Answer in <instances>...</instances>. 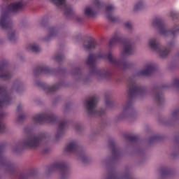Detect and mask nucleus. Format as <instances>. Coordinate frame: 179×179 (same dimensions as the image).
I'll list each match as a JSON object with an SVG mask.
<instances>
[{
  "instance_id": "nucleus-1",
  "label": "nucleus",
  "mask_w": 179,
  "mask_h": 179,
  "mask_svg": "<svg viewBox=\"0 0 179 179\" xmlns=\"http://www.w3.org/2000/svg\"><path fill=\"white\" fill-rule=\"evenodd\" d=\"M100 58H107L112 65H114L116 68H120V69H123L124 71L128 69L131 65L129 62L127 61L115 59V57H113L111 52H108L107 55L101 52L97 55L90 53L87 59L86 64L90 66L91 73L97 75L101 78H106V79L111 78L113 76V73L110 71H106L103 69H99L96 66V62Z\"/></svg>"
},
{
  "instance_id": "nucleus-2",
  "label": "nucleus",
  "mask_w": 179,
  "mask_h": 179,
  "mask_svg": "<svg viewBox=\"0 0 179 179\" xmlns=\"http://www.w3.org/2000/svg\"><path fill=\"white\" fill-rule=\"evenodd\" d=\"M23 9V3H11L6 7V10H2L1 16L0 17V27L4 30H10L8 32V38L10 41L15 40V31L12 30V20L9 16L10 12L15 13L18 10Z\"/></svg>"
},
{
  "instance_id": "nucleus-3",
  "label": "nucleus",
  "mask_w": 179,
  "mask_h": 179,
  "mask_svg": "<svg viewBox=\"0 0 179 179\" xmlns=\"http://www.w3.org/2000/svg\"><path fill=\"white\" fill-rule=\"evenodd\" d=\"M33 120L36 124H44V122H48V124H59L58 131L55 135L56 139H59L64 132H65V129L68 127V122L65 120L59 121L58 117H55L52 113H41L36 115L33 117Z\"/></svg>"
},
{
  "instance_id": "nucleus-4",
  "label": "nucleus",
  "mask_w": 179,
  "mask_h": 179,
  "mask_svg": "<svg viewBox=\"0 0 179 179\" xmlns=\"http://www.w3.org/2000/svg\"><path fill=\"white\" fill-rule=\"evenodd\" d=\"M116 44H122L124 46L123 55H131L134 53V44L131 41L121 38L118 34H115L114 36L109 41L110 47Z\"/></svg>"
},
{
  "instance_id": "nucleus-5",
  "label": "nucleus",
  "mask_w": 179,
  "mask_h": 179,
  "mask_svg": "<svg viewBox=\"0 0 179 179\" xmlns=\"http://www.w3.org/2000/svg\"><path fill=\"white\" fill-rule=\"evenodd\" d=\"M152 25L154 27H157L160 34H162V36H176L179 31V28H178L177 26L173 28V30H167L164 22H163V20L160 17L155 18L152 22Z\"/></svg>"
},
{
  "instance_id": "nucleus-6",
  "label": "nucleus",
  "mask_w": 179,
  "mask_h": 179,
  "mask_svg": "<svg viewBox=\"0 0 179 179\" xmlns=\"http://www.w3.org/2000/svg\"><path fill=\"white\" fill-rule=\"evenodd\" d=\"M129 91L128 97L130 100H132L136 96H142L145 93V88L136 83V81L133 79H130L128 81Z\"/></svg>"
},
{
  "instance_id": "nucleus-7",
  "label": "nucleus",
  "mask_w": 179,
  "mask_h": 179,
  "mask_svg": "<svg viewBox=\"0 0 179 179\" xmlns=\"http://www.w3.org/2000/svg\"><path fill=\"white\" fill-rule=\"evenodd\" d=\"M97 104V97L92 96L90 98V100H86L85 106L89 115H99L101 117L104 114V110L97 111L96 110V105Z\"/></svg>"
},
{
  "instance_id": "nucleus-8",
  "label": "nucleus",
  "mask_w": 179,
  "mask_h": 179,
  "mask_svg": "<svg viewBox=\"0 0 179 179\" xmlns=\"http://www.w3.org/2000/svg\"><path fill=\"white\" fill-rule=\"evenodd\" d=\"M42 140L43 136L41 135L30 134L23 141V146H25V148H38Z\"/></svg>"
},
{
  "instance_id": "nucleus-9",
  "label": "nucleus",
  "mask_w": 179,
  "mask_h": 179,
  "mask_svg": "<svg viewBox=\"0 0 179 179\" xmlns=\"http://www.w3.org/2000/svg\"><path fill=\"white\" fill-rule=\"evenodd\" d=\"M149 45L152 50L157 51L159 55L162 58H165L166 55H169V52H170V49L164 48L163 50V48L160 45L159 41L155 38L150 39L149 41Z\"/></svg>"
},
{
  "instance_id": "nucleus-10",
  "label": "nucleus",
  "mask_w": 179,
  "mask_h": 179,
  "mask_svg": "<svg viewBox=\"0 0 179 179\" xmlns=\"http://www.w3.org/2000/svg\"><path fill=\"white\" fill-rule=\"evenodd\" d=\"M55 170H58L62 173V178H65L66 176H68V173H69L68 165L62 161L55 162L49 169V171H55Z\"/></svg>"
},
{
  "instance_id": "nucleus-11",
  "label": "nucleus",
  "mask_w": 179,
  "mask_h": 179,
  "mask_svg": "<svg viewBox=\"0 0 179 179\" xmlns=\"http://www.w3.org/2000/svg\"><path fill=\"white\" fill-rule=\"evenodd\" d=\"M11 101L10 93L6 90V88L0 85V107L9 106Z\"/></svg>"
},
{
  "instance_id": "nucleus-12",
  "label": "nucleus",
  "mask_w": 179,
  "mask_h": 179,
  "mask_svg": "<svg viewBox=\"0 0 179 179\" xmlns=\"http://www.w3.org/2000/svg\"><path fill=\"white\" fill-rule=\"evenodd\" d=\"M51 2L57 5V6H63L64 15L66 17H72L73 16V10L72 8L66 5V0H50Z\"/></svg>"
},
{
  "instance_id": "nucleus-13",
  "label": "nucleus",
  "mask_w": 179,
  "mask_h": 179,
  "mask_svg": "<svg viewBox=\"0 0 179 179\" xmlns=\"http://www.w3.org/2000/svg\"><path fill=\"white\" fill-rule=\"evenodd\" d=\"M0 78L3 80H9L12 78V74L9 71L8 62L6 61L0 62Z\"/></svg>"
},
{
  "instance_id": "nucleus-14",
  "label": "nucleus",
  "mask_w": 179,
  "mask_h": 179,
  "mask_svg": "<svg viewBox=\"0 0 179 179\" xmlns=\"http://www.w3.org/2000/svg\"><path fill=\"white\" fill-rule=\"evenodd\" d=\"M66 152L69 153H79L82 150V148L78 145V142H70L65 148Z\"/></svg>"
},
{
  "instance_id": "nucleus-15",
  "label": "nucleus",
  "mask_w": 179,
  "mask_h": 179,
  "mask_svg": "<svg viewBox=\"0 0 179 179\" xmlns=\"http://www.w3.org/2000/svg\"><path fill=\"white\" fill-rule=\"evenodd\" d=\"M156 71V65L155 64H148L146 69L138 72L140 76H150L152 73Z\"/></svg>"
},
{
  "instance_id": "nucleus-16",
  "label": "nucleus",
  "mask_w": 179,
  "mask_h": 179,
  "mask_svg": "<svg viewBox=\"0 0 179 179\" xmlns=\"http://www.w3.org/2000/svg\"><path fill=\"white\" fill-rule=\"evenodd\" d=\"M38 85V86L42 87V89H43V90H45V92H48V93H52L53 92H57V90H58V89H59V87H61L60 84H55L53 86H50L47 84L40 83Z\"/></svg>"
},
{
  "instance_id": "nucleus-17",
  "label": "nucleus",
  "mask_w": 179,
  "mask_h": 179,
  "mask_svg": "<svg viewBox=\"0 0 179 179\" xmlns=\"http://www.w3.org/2000/svg\"><path fill=\"white\" fill-rule=\"evenodd\" d=\"M114 7L113 5H109L106 8V13L107 14V19L110 20V22H118V17L112 16L113 12H114Z\"/></svg>"
},
{
  "instance_id": "nucleus-18",
  "label": "nucleus",
  "mask_w": 179,
  "mask_h": 179,
  "mask_svg": "<svg viewBox=\"0 0 179 179\" xmlns=\"http://www.w3.org/2000/svg\"><path fill=\"white\" fill-rule=\"evenodd\" d=\"M35 75H41V73H52V70L45 66H36L34 70Z\"/></svg>"
},
{
  "instance_id": "nucleus-19",
  "label": "nucleus",
  "mask_w": 179,
  "mask_h": 179,
  "mask_svg": "<svg viewBox=\"0 0 179 179\" xmlns=\"http://www.w3.org/2000/svg\"><path fill=\"white\" fill-rule=\"evenodd\" d=\"M96 47H97V42L93 38L90 39L87 44H84L85 50H94Z\"/></svg>"
},
{
  "instance_id": "nucleus-20",
  "label": "nucleus",
  "mask_w": 179,
  "mask_h": 179,
  "mask_svg": "<svg viewBox=\"0 0 179 179\" xmlns=\"http://www.w3.org/2000/svg\"><path fill=\"white\" fill-rule=\"evenodd\" d=\"M108 145L110 149L112 150V153L113 156L118 155L120 150H118V148H117V146L115 145V142H114V141L113 140H110L109 141Z\"/></svg>"
},
{
  "instance_id": "nucleus-21",
  "label": "nucleus",
  "mask_w": 179,
  "mask_h": 179,
  "mask_svg": "<svg viewBox=\"0 0 179 179\" xmlns=\"http://www.w3.org/2000/svg\"><path fill=\"white\" fill-rule=\"evenodd\" d=\"M84 13L85 16H87L88 17H94V16H96V11L90 7H87L84 10Z\"/></svg>"
},
{
  "instance_id": "nucleus-22",
  "label": "nucleus",
  "mask_w": 179,
  "mask_h": 179,
  "mask_svg": "<svg viewBox=\"0 0 179 179\" xmlns=\"http://www.w3.org/2000/svg\"><path fill=\"white\" fill-rule=\"evenodd\" d=\"M3 113H0V134H3L6 131V127L5 123H3Z\"/></svg>"
},
{
  "instance_id": "nucleus-23",
  "label": "nucleus",
  "mask_w": 179,
  "mask_h": 179,
  "mask_svg": "<svg viewBox=\"0 0 179 179\" xmlns=\"http://www.w3.org/2000/svg\"><path fill=\"white\" fill-rule=\"evenodd\" d=\"M156 94H155V100L158 101V103H162L163 100H164V97L163 96V94L160 92L159 89H156Z\"/></svg>"
},
{
  "instance_id": "nucleus-24",
  "label": "nucleus",
  "mask_w": 179,
  "mask_h": 179,
  "mask_svg": "<svg viewBox=\"0 0 179 179\" xmlns=\"http://www.w3.org/2000/svg\"><path fill=\"white\" fill-rule=\"evenodd\" d=\"M27 50H31V51H33L34 52H38L41 48L36 44H31L27 46Z\"/></svg>"
},
{
  "instance_id": "nucleus-25",
  "label": "nucleus",
  "mask_w": 179,
  "mask_h": 179,
  "mask_svg": "<svg viewBox=\"0 0 179 179\" xmlns=\"http://www.w3.org/2000/svg\"><path fill=\"white\" fill-rule=\"evenodd\" d=\"M126 139L130 141V142H138V136L127 134L125 136Z\"/></svg>"
},
{
  "instance_id": "nucleus-26",
  "label": "nucleus",
  "mask_w": 179,
  "mask_h": 179,
  "mask_svg": "<svg viewBox=\"0 0 179 179\" xmlns=\"http://www.w3.org/2000/svg\"><path fill=\"white\" fill-rule=\"evenodd\" d=\"M171 172H170V169L167 168H163L161 170V176L162 177H166V176H169Z\"/></svg>"
},
{
  "instance_id": "nucleus-27",
  "label": "nucleus",
  "mask_w": 179,
  "mask_h": 179,
  "mask_svg": "<svg viewBox=\"0 0 179 179\" xmlns=\"http://www.w3.org/2000/svg\"><path fill=\"white\" fill-rule=\"evenodd\" d=\"M141 9H143V2L139 1L135 6L134 10H141Z\"/></svg>"
},
{
  "instance_id": "nucleus-28",
  "label": "nucleus",
  "mask_w": 179,
  "mask_h": 179,
  "mask_svg": "<svg viewBox=\"0 0 179 179\" xmlns=\"http://www.w3.org/2000/svg\"><path fill=\"white\" fill-rule=\"evenodd\" d=\"M55 61H57V62H61L62 61L64 60V55L59 54V55H56L55 57Z\"/></svg>"
},
{
  "instance_id": "nucleus-29",
  "label": "nucleus",
  "mask_w": 179,
  "mask_h": 179,
  "mask_svg": "<svg viewBox=\"0 0 179 179\" xmlns=\"http://www.w3.org/2000/svg\"><path fill=\"white\" fill-rule=\"evenodd\" d=\"M57 34V29L55 27H52L50 29V37H52Z\"/></svg>"
},
{
  "instance_id": "nucleus-30",
  "label": "nucleus",
  "mask_w": 179,
  "mask_h": 179,
  "mask_svg": "<svg viewBox=\"0 0 179 179\" xmlns=\"http://www.w3.org/2000/svg\"><path fill=\"white\" fill-rule=\"evenodd\" d=\"M94 5L96 6V8H101V6H103V3H101L100 0H95Z\"/></svg>"
},
{
  "instance_id": "nucleus-31",
  "label": "nucleus",
  "mask_w": 179,
  "mask_h": 179,
  "mask_svg": "<svg viewBox=\"0 0 179 179\" xmlns=\"http://www.w3.org/2000/svg\"><path fill=\"white\" fill-rule=\"evenodd\" d=\"M171 17H172V19H179V14L176 12H173L171 14Z\"/></svg>"
},
{
  "instance_id": "nucleus-32",
  "label": "nucleus",
  "mask_w": 179,
  "mask_h": 179,
  "mask_svg": "<svg viewBox=\"0 0 179 179\" xmlns=\"http://www.w3.org/2000/svg\"><path fill=\"white\" fill-rule=\"evenodd\" d=\"M29 177H30V175H29V174L21 173L19 176V178L20 179H27V178H29Z\"/></svg>"
},
{
  "instance_id": "nucleus-33",
  "label": "nucleus",
  "mask_w": 179,
  "mask_h": 179,
  "mask_svg": "<svg viewBox=\"0 0 179 179\" xmlns=\"http://www.w3.org/2000/svg\"><path fill=\"white\" fill-rule=\"evenodd\" d=\"M124 27H126V29H132V22H126L124 24Z\"/></svg>"
},
{
  "instance_id": "nucleus-34",
  "label": "nucleus",
  "mask_w": 179,
  "mask_h": 179,
  "mask_svg": "<svg viewBox=\"0 0 179 179\" xmlns=\"http://www.w3.org/2000/svg\"><path fill=\"white\" fill-rule=\"evenodd\" d=\"M106 104L108 107H111V106L113 105V102L109 99H106Z\"/></svg>"
},
{
  "instance_id": "nucleus-35",
  "label": "nucleus",
  "mask_w": 179,
  "mask_h": 179,
  "mask_svg": "<svg viewBox=\"0 0 179 179\" xmlns=\"http://www.w3.org/2000/svg\"><path fill=\"white\" fill-rule=\"evenodd\" d=\"M108 179H117V176L115 173H111L110 175L108 176Z\"/></svg>"
},
{
  "instance_id": "nucleus-36",
  "label": "nucleus",
  "mask_w": 179,
  "mask_h": 179,
  "mask_svg": "<svg viewBox=\"0 0 179 179\" xmlns=\"http://www.w3.org/2000/svg\"><path fill=\"white\" fill-rule=\"evenodd\" d=\"M173 85L176 86V87H179V79H175L173 80Z\"/></svg>"
},
{
  "instance_id": "nucleus-37",
  "label": "nucleus",
  "mask_w": 179,
  "mask_h": 179,
  "mask_svg": "<svg viewBox=\"0 0 179 179\" xmlns=\"http://www.w3.org/2000/svg\"><path fill=\"white\" fill-rule=\"evenodd\" d=\"M3 149H5V145H0V157H2V152H3Z\"/></svg>"
},
{
  "instance_id": "nucleus-38",
  "label": "nucleus",
  "mask_w": 179,
  "mask_h": 179,
  "mask_svg": "<svg viewBox=\"0 0 179 179\" xmlns=\"http://www.w3.org/2000/svg\"><path fill=\"white\" fill-rule=\"evenodd\" d=\"M24 118H26V115H20L18 117V121H23V120H24Z\"/></svg>"
},
{
  "instance_id": "nucleus-39",
  "label": "nucleus",
  "mask_w": 179,
  "mask_h": 179,
  "mask_svg": "<svg viewBox=\"0 0 179 179\" xmlns=\"http://www.w3.org/2000/svg\"><path fill=\"white\" fill-rule=\"evenodd\" d=\"M179 114V110H174L173 113H172V115L173 117H175L176 115H178Z\"/></svg>"
},
{
  "instance_id": "nucleus-40",
  "label": "nucleus",
  "mask_w": 179,
  "mask_h": 179,
  "mask_svg": "<svg viewBox=\"0 0 179 179\" xmlns=\"http://www.w3.org/2000/svg\"><path fill=\"white\" fill-rule=\"evenodd\" d=\"M14 86L16 87L17 92H19V89H20V87H21L20 84H18L16 85V83H15Z\"/></svg>"
},
{
  "instance_id": "nucleus-41",
  "label": "nucleus",
  "mask_w": 179,
  "mask_h": 179,
  "mask_svg": "<svg viewBox=\"0 0 179 179\" xmlns=\"http://www.w3.org/2000/svg\"><path fill=\"white\" fill-rule=\"evenodd\" d=\"M17 113H20V111H22V105H18L17 106Z\"/></svg>"
},
{
  "instance_id": "nucleus-42",
  "label": "nucleus",
  "mask_w": 179,
  "mask_h": 179,
  "mask_svg": "<svg viewBox=\"0 0 179 179\" xmlns=\"http://www.w3.org/2000/svg\"><path fill=\"white\" fill-rule=\"evenodd\" d=\"M159 137L157 136H154L150 137V141H156V139H158Z\"/></svg>"
},
{
  "instance_id": "nucleus-43",
  "label": "nucleus",
  "mask_w": 179,
  "mask_h": 179,
  "mask_svg": "<svg viewBox=\"0 0 179 179\" xmlns=\"http://www.w3.org/2000/svg\"><path fill=\"white\" fill-rule=\"evenodd\" d=\"M129 108H131V104H128V105L124 108V111H127V110H129Z\"/></svg>"
},
{
  "instance_id": "nucleus-44",
  "label": "nucleus",
  "mask_w": 179,
  "mask_h": 179,
  "mask_svg": "<svg viewBox=\"0 0 179 179\" xmlns=\"http://www.w3.org/2000/svg\"><path fill=\"white\" fill-rule=\"evenodd\" d=\"M76 20L77 22H82V18H80V17H76Z\"/></svg>"
},
{
  "instance_id": "nucleus-45",
  "label": "nucleus",
  "mask_w": 179,
  "mask_h": 179,
  "mask_svg": "<svg viewBox=\"0 0 179 179\" xmlns=\"http://www.w3.org/2000/svg\"><path fill=\"white\" fill-rule=\"evenodd\" d=\"M76 73H77V74L80 73V69H78L76 70Z\"/></svg>"
},
{
  "instance_id": "nucleus-46",
  "label": "nucleus",
  "mask_w": 179,
  "mask_h": 179,
  "mask_svg": "<svg viewBox=\"0 0 179 179\" xmlns=\"http://www.w3.org/2000/svg\"><path fill=\"white\" fill-rule=\"evenodd\" d=\"M3 164H4V166H9V164H8V162H4Z\"/></svg>"
},
{
  "instance_id": "nucleus-47",
  "label": "nucleus",
  "mask_w": 179,
  "mask_h": 179,
  "mask_svg": "<svg viewBox=\"0 0 179 179\" xmlns=\"http://www.w3.org/2000/svg\"><path fill=\"white\" fill-rule=\"evenodd\" d=\"M10 167H12V165H10Z\"/></svg>"
},
{
  "instance_id": "nucleus-48",
  "label": "nucleus",
  "mask_w": 179,
  "mask_h": 179,
  "mask_svg": "<svg viewBox=\"0 0 179 179\" xmlns=\"http://www.w3.org/2000/svg\"><path fill=\"white\" fill-rule=\"evenodd\" d=\"M45 152H47V150H45Z\"/></svg>"
}]
</instances>
